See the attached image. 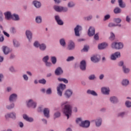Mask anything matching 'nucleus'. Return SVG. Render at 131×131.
I'll return each instance as SVG.
<instances>
[{
	"instance_id": "052dcab7",
	"label": "nucleus",
	"mask_w": 131,
	"mask_h": 131,
	"mask_svg": "<svg viewBox=\"0 0 131 131\" xmlns=\"http://www.w3.org/2000/svg\"><path fill=\"white\" fill-rule=\"evenodd\" d=\"M114 38H115V35L113 33H111V36L110 37V40H114Z\"/></svg>"
},
{
	"instance_id": "de8ad7c7",
	"label": "nucleus",
	"mask_w": 131,
	"mask_h": 131,
	"mask_svg": "<svg viewBox=\"0 0 131 131\" xmlns=\"http://www.w3.org/2000/svg\"><path fill=\"white\" fill-rule=\"evenodd\" d=\"M60 116H61V113H60V112H56L54 114V117L55 119L59 118V117H60Z\"/></svg>"
},
{
	"instance_id": "f03ea898",
	"label": "nucleus",
	"mask_w": 131,
	"mask_h": 131,
	"mask_svg": "<svg viewBox=\"0 0 131 131\" xmlns=\"http://www.w3.org/2000/svg\"><path fill=\"white\" fill-rule=\"evenodd\" d=\"M66 89V85L63 83H60L56 88L57 94L58 97L63 96V92Z\"/></svg>"
},
{
	"instance_id": "20e7f679",
	"label": "nucleus",
	"mask_w": 131,
	"mask_h": 131,
	"mask_svg": "<svg viewBox=\"0 0 131 131\" xmlns=\"http://www.w3.org/2000/svg\"><path fill=\"white\" fill-rule=\"evenodd\" d=\"M54 9L56 12L58 13H67L68 12V7H63V6H54Z\"/></svg>"
},
{
	"instance_id": "8fccbe9b",
	"label": "nucleus",
	"mask_w": 131,
	"mask_h": 131,
	"mask_svg": "<svg viewBox=\"0 0 131 131\" xmlns=\"http://www.w3.org/2000/svg\"><path fill=\"white\" fill-rule=\"evenodd\" d=\"M4 21V13L3 11L0 10V22H3Z\"/></svg>"
},
{
	"instance_id": "680f3d73",
	"label": "nucleus",
	"mask_w": 131,
	"mask_h": 131,
	"mask_svg": "<svg viewBox=\"0 0 131 131\" xmlns=\"http://www.w3.org/2000/svg\"><path fill=\"white\" fill-rule=\"evenodd\" d=\"M46 94L47 95H51L52 94V88H48L46 90Z\"/></svg>"
},
{
	"instance_id": "2f4dec72",
	"label": "nucleus",
	"mask_w": 131,
	"mask_h": 131,
	"mask_svg": "<svg viewBox=\"0 0 131 131\" xmlns=\"http://www.w3.org/2000/svg\"><path fill=\"white\" fill-rule=\"evenodd\" d=\"M68 8L72 9V8H74L75 7V3L73 1H70L67 4Z\"/></svg>"
},
{
	"instance_id": "6ab92c4d",
	"label": "nucleus",
	"mask_w": 131,
	"mask_h": 131,
	"mask_svg": "<svg viewBox=\"0 0 131 131\" xmlns=\"http://www.w3.org/2000/svg\"><path fill=\"white\" fill-rule=\"evenodd\" d=\"M110 102L112 104H117L119 100H118V98L115 96H111L110 97Z\"/></svg>"
},
{
	"instance_id": "bb28decb",
	"label": "nucleus",
	"mask_w": 131,
	"mask_h": 131,
	"mask_svg": "<svg viewBox=\"0 0 131 131\" xmlns=\"http://www.w3.org/2000/svg\"><path fill=\"white\" fill-rule=\"evenodd\" d=\"M86 93L88 95H92V96H93L94 97H98V93L94 90H87Z\"/></svg>"
},
{
	"instance_id": "a19ab883",
	"label": "nucleus",
	"mask_w": 131,
	"mask_h": 131,
	"mask_svg": "<svg viewBox=\"0 0 131 131\" xmlns=\"http://www.w3.org/2000/svg\"><path fill=\"white\" fill-rule=\"evenodd\" d=\"M113 21L116 24H120V23H121V18L119 17H116L113 18Z\"/></svg>"
},
{
	"instance_id": "9d476101",
	"label": "nucleus",
	"mask_w": 131,
	"mask_h": 131,
	"mask_svg": "<svg viewBox=\"0 0 131 131\" xmlns=\"http://www.w3.org/2000/svg\"><path fill=\"white\" fill-rule=\"evenodd\" d=\"M80 126L81 127H84V128H88L90 127V125H91V122L89 120H85L81 122L80 124H79Z\"/></svg>"
},
{
	"instance_id": "4be33fe9",
	"label": "nucleus",
	"mask_w": 131,
	"mask_h": 131,
	"mask_svg": "<svg viewBox=\"0 0 131 131\" xmlns=\"http://www.w3.org/2000/svg\"><path fill=\"white\" fill-rule=\"evenodd\" d=\"M107 47H108V43L104 42L98 45V50H104L106 49Z\"/></svg>"
},
{
	"instance_id": "a211bd4d",
	"label": "nucleus",
	"mask_w": 131,
	"mask_h": 131,
	"mask_svg": "<svg viewBox=\"0 0 131 131\" xmlns=\"http://www.w3.org/2000/svg\"><path fill=\"white\" fill-rule=\"evenodd\" d=\"M12 15L13 14H12L11 11H6L4 13L5 18L8 21L12 19Z\"/></svg>"
},
{
	"instance_id": "7c9ffc66",
	"label": "nucleus",
	"mask_w": 131,
	"mask_h": 131,
	"mask_svg": "<svg viewBox=\"0 0 131 131\" xmlns=\"http://www.w3.org/2000/svg\"><path fill=\"white\" fill-rule=\"evenodd\" d=\"M13 45L14 48H19L20 47V42L16 39L13 40Z\"/></svg>"
},
{
	"instance_id": "c85d7f7f",
	"label": "nucleus",
	"mask_w": 131,
	"mask_h": 131,
	"mask_svg": "<svg viewBox=\"0 0 131 131\" xmlns=\"http://www.w3.org/2000/svg\"><path fill=\"white\" fill-rule=\"evenodd\" d=\"M11 19L13 21H19L20 20V16L17 14L14 13L12 14Z\"/></svg>"
},
{
	"instance_id": "864d4df0",
	"label": "nucleus",
	"mask_w": 131,
	"mask_h": 131,
	"mask_svg": "<svg viewBox=\"0 0 131 131\" xmlns=\"http://www.w3.org/2000/svg\"><path fill=\"white\" fill-rule=\"evenodd\" d=\"M118 65L119 67H122V68H123V66H125V65H124V62L123 60L120 61Z\"/></svg>"
},
{
	"instance_id": "f257e3e1",
	"label": "nucleus",
	"mask_w": 131,
	"mask_h": 131,
	"mask_svg": "<svg viewBox=\"0 0 131 131\" xmlns=\"http://www.w3.org/2000/svg\"><path fill=\"white\" fill-rule=\"evenodd\" d=\"M60 106L62 109L63 114L67 117V119H69L72 114V105H71V103L68 101H64L61 103Z\"/></svg>"
},
{
	"instance_id": "4d7b16f0",
	"label": "nucleus",
	"mask_w": 131,
	"mask_h": 131,
	"mask_svg": "<svg viewBox=\"0 0 131 131\" xmlns=\"http://www.w3.org/2000/svg\"><path fill=\"white\" fill-rule=\"evenodd\" d=\"M125 114H126V112H120L118 114V116H119L120 117H123Z\"/></svg>"
},
{
	"instance_id": "69168bd1",
	"label": "nucleus",
	"mask_w": 131,
	"mask_h": 131,
	"mask_svg": "<svg viewBox=\"0 0 131 131\" xmlns=\"http://www.w3.org/2000/svg\"><path fill=\"white\" fill-rule=\"evenodd\" d=\"M55 20L57 22V21H59V20L61 19V17H60V15H56L54 16Z\"/></svg>"
},
{
	"instance_id": "aec40b11",
	"label": "nucleus",
	"mask_w": 131,
	"mask_h": 131,
	"mask_svg": "<svg viewBox=\"0 0 131 131\" xmlns=\"http://www.w3.org/2000/svg\"><path fill=\"white\" fill-rule=\"evenodd\" d=\"M95 27H90L88 30V34L89 36H94V35H95Z\"/></svg>"
},
{
	"instance_id": "412c9836",
	"label": "nucleus",
	"mask_w": 131,
	"mask_h": 131,
	"mask_svg": "<svg viewBox=\"0 0 131 131\" xmlns=\"http://www.w3.org/2000/svg\"><path fill=\"white\" fill-rule=\"evenodd\" d=\"M91 60L93 63H98L100 61V56L98 55H94L91 57Z\"/></svg>"
},
{
	"instance_id": "9b49d317",
	"label": "nucleus",
	"mask_w": 131,
	"mask_h": 131,
	"mask_svg": "<svg viewBox=\"0 0 131 131\" xmlns=\"http://www.w3.org/2000/svg\"><path fill=\"white\" fill-rule=\"evenodd\" d=\"M101 91L103 95H106L108 96L110 94V88L108 86H103L101 88Z\"/></svg>"
},
{
	"instance_id": "3c124183",
	"label": "nucleus",
	"mask_w": 131,
	"mask_h": 131,
	"mask_svg": "<svg viewBox=\"0 0 131 131\" xmlns=\"http://www.w3.org/2000/svg\"><path fill=\"white\" fill-rule=\"evenodd\" d=\"M111 16L110 14H106L104 16L103 21H107V20H109L111 18Z\"/></svg>"
},
{
	"instance_id": "a878e982",
	"label": "nucleus",
	"mask_w": 131,
	"mask_h": 131,
	"mask_svg": "<svg viewBox=\"0 0 131 131\" xmlns=\"http://www.w3.org/2000/svg\"><path fill=\"white\" fill-rule=\"evenodd\" d=\"M35 21L37 24H41L42 23V17L40 15H38L35 17Z\"/></svg>"
},
{
	"instance_id": "0e129e2a",
	"label": "nucleus",
	"mask_w": 131,
	"mask_h": 131,
	"mask_svg": "<svg viewBox=\"0 0 131 131\" xmlns=\"http://www.w3.org/2000/svg\"><path fill=\"white\" fill-rule=\"evenodd\" d=\"M9 69L10 72H12V73L16 72V70H15V68L13 66H11L10 67H9Z\"/></svg>"
},
{
	"instance_id": "79ce46f5",
	"label": "nucleus",
	"mask_w": 131,
	"mask_h": 131,
	"mask_svg": "<svg viewBox=\"0 0 131 131\" xmlns=\"http://www.w3.org/2000/svg\"><path fill=\"white\" fill-rule=\"evenodd\" d=\"M51 63L53 65H55L56 63H57V57H56V56H51Z\"/></svg>"
},
{
	"instance_id": "5701e85b",
	"label": "nucleus",
	"mask_w": 131,
	"mask_h": 131,
	"mask_svg": "<svg viewBox=\"0 0 131 131\" xmlns=\"http://www.w3.org/2000/svg\"><path fill=\"white\" fill-rule=\"evenodd\" d=\"M32 4L36 9H39L41 7V3L39 1L35 0L33 1Z\"/></svg>"
},
{
	"instance_id": "0eeeda50",
	"label": "nucleus",
	"mask_w": 131,
	"mask_h": 131,
	"mask_svg": "<svg viewBox=\"0 0 131 131\" xmlns=\"http://www.w3.org/2000/svg\"><path fill=\"white\" fill-rule=\"evenodd\" d=\"M25 34L29 42H31L33 37V34L32 33V32H31V31L30 30H27L26 31Z\"/></svg>"
},
{
	"instance_id": "72a5a7b5",
	"label": "nucleus",
	"mask_w": 131,
	"mask_h": 131,
	"mask_svg": "<svg viewBox=\"0 0 131 131\" xmlns=\"http://www.w3.org/2000/svg\"><path fill=\"white\" fill-rule=\"evenodd\" d=\"M121 83L123 86H127V85L129 84V80L127 79H124L122 80Z\"/></svg>"
},
{
	"instance_id": "423d86ee",
	"label": "nucleus",
	"mask_w": 131,
	"mask_h": 131,
	"mask_svg": "<svg viewBox=\"0 0 131 131\" xmlns=\"http://www.w3.org/2000/svg\"><path fill=\"white\" fill-rule=\"evenodd\" d=\"M6 119H9L11 118L12 119H16L17 118V114L15 112H11L10 113H7L5 115Z\"/></svg>"
},
{
	"instance_id": "09e8293b",
	"label": "nucleus",
	"mask_w": 131,
	"mask_h": 131,
	"mask_svg": "<svg viewBox=\"0 0 131 131\" xmlns=\"http://www.w3.org/2000/svg\"><path fill=\"white\" fill-rule=\"evenodd\" d=\"M125 105L127 108H130L131 107V101L126 100L125 102Z\"/></svg>"
},
{
	"instance_id": "473e14b6",
	"label": "nucleus",
	"mask_w": 131,
	"mask_h": 131,
	"mask_svg": "<svg viewBox=\"0 0 131 131\" xmlns=\"http://www.w3.org/2000/svg\"><path fill=\"white\" fill-rule=\"evenodd\" d=\"M15 108V103H12L10 104H8L6 106V108L7 110H12Z\"/></svg>"
},
{
	"instance_id": "f8f14e48",
	"label": "nucleus",
	"mask_w": 131,
	"mask_h": 131,
	"mask_svg": "<svg viewBox=\"0 0 131 131\" xmlns=\"http://www.w3.org/2000/svg\"><path fill=\"white\" fill-rule=\"evenodd\" d=\"M18 99V95L16 93L11 94L9 97V101L11 102H16Z\"/></svg>"
},
{
	"instance_id": "ea45409f",
	"label": "nucleus",
	"mask_w": 131,
	"mask_h": 131,
	"mask_svg": "<svg viewBox=\"0 0 131 131\" xmlns=\"http://www.w3.org/2000/svg\"><path fill=\"white\" fill-rule=\"evenodd\" d=\"M33 46V47H34V48L38 49V48H39V47L40 46V43H39V41L35 40L34 42Z\"/></svg>"
},
{
	"instance_id": "6e6552de",
	"label": "nucleus",
	"mask_w": 131,
	"mask_h": 131,
	"mask_svg": "<svg viewBox=\"0 0 131 131\" xmlns=\"http://www.w3.org/2000/svg\"><path fill=\"white\" fill-rule=\"evenodd\" d=\"M75 32V35L76 36H80L79 32L82 30V27L79 25H77L74 29Z\"/></svg>"
},
{
	"instance_id": "774afa93",
	"label": "nucleus",
	"mask_w": 131,
	"mask_h": 131,
	"mask_svg": "<svg viewBox=\"0 0 131 131\" xmlns=\"http://www.w3.org/2000/svg\"><path fill=\"white\" fill-rule=\"evenodd\" d=\"M38 112H42V106H39L37 109Z\"/></svg>"
},
{
	"instance_id": "bf43d9fd",
	"label": "nucleus",
	"mask_w": 131,
	"mask_h": 131,
	"mask_svg": "<svg viewBox=\"0 0 131 131\" xmlns=\"http://www.w3.org/2000/svg\"><path fill=\"white\" fill-rule=\"evenodd\" d=\"M108 27H116V24L114 23H110L108 25Z\"/></svg>"
},
{
	"instance_id": "5fc2aeb1",
	"label": "nucleus",
	"mask_w": 131,
	"mask_h": 131,
	"mask_svg": "<svg viewBox=\"0 0 131 131\" xmlns=\"http://www.w3.org/2000/svg\"><path fill=\"white\" fill-rule=\"evenodd\" d=\"M44 63L46 67H52V66L53 65L52 62L50 61H46V62H44Z\"/></svg>"
},
{
	"instance_id": "603ef678",
	"label": "nucleus",
	"mask_w": 131,
	"mask_h": 131,
	"mask_svg": "<svg viewBox=\"0 0 131 131\" xmlns=\"http://www.w3.org/2000/svg\"><path fill=\"white\" fill-rule=\"evenodd\" d=\"M23 78L25 81H28L29 79V77H28V76L27 74L23 75Z\"/></svg>"
},
{
	"instance_id": "58836bf2",
	"label": "nucleus",
	"mask_w": 131,
	"mask_h": 131,
	"mask_svg": "<svg viewBox=\"0 0 131 131\" xmlns=\"http://www.w3.org/2000/svg\"><path fill=\"white\" fill-rule=\"evenodd\" d=\"M57 80L60 82H64V83H68V80L66 78L59 77L57 78Z\"/></svg>"
},
{
	"instance_id": "c756f323",
	"label": "nucleus",
	"mask_w": 131,
	"mask_h": 131,
	"mask_svg": "<svg viewBox=\"0 0 131 131\" xmlns=\"http://www.w3.org/2000/svg\"><path fill=\"white\" fill-rule=\"evenodd\" d=\"M39 49L41 52H45V51H46L47 50V45L45 43H41Z\"/></svg>"
},
{
	"instance_id": "f3484780",
	"label": "nucleus",
	"mask_w": 131,
	"mask_h": 131,
	"mask_svg": "<svg viewBox=\"0 0 131 131\" xmlns=\"http://www.w3.org/2000/svg\"><path fill=\"white\" fill-rule=\"evenodd\" d=\"M23 119L27 121L28 122H33L34 121V119L33 117H29L26 114H24L23 115Z\"/></svg>"
},
{
	"instance_id": "49530a36",
	"label": "nucleus",
	"mask_w": 131,
	"mask_h": 131,
	"mask_svg": "<svg viewBox=\"0 0 131 131\" xmlns=\"http://www.w3.org/2000/svg\"><path fill=\"white\" fill-rule=\"evenodd\" d=\"M75 60V57L74 56H69L66 61L67 62H71V61H74Z\"/></svg>"
},
{
	"instance_id": "1a4fd4ad",
	"label": "nucleus",
	"mask_w": 131,
	"mask_h": 131,
	"mask_svg": "<svg viewBox=\"0 0 131 131\" xmlns=\"http://www.w3.org/2000/svg\"><path fill=\"white\" fill-rule=\"evenodd\" d=\"M121 57V55L120 54V52H116L114 53V54H112L110 56V59L112 61H115L116 59H118V58H120Z\"/></svg>"
},
{
	"instance_id": "ddd939ff",
	"label": "nucleus",
	"mask_w": 131,
	"mask_h": 131,
	"mask_svg": "<svg viewBox=\"0 0 131 131\" xmlns=\"http://www.w3.org/2000/svg\"><path fill=\"white\" fill-rule=\"evenodd\" d=\"M75 49V43L71 40L68 43V49L69 51H73Z\"/></svg>"
},
{
	"instance_id": "cd10ccee",
	"label": "nucleus",
	"mask_w": 131,
	"mask_h": 131,
	"mask_svg": "<svg viewBox=\"0 0 131 131\" xmlns=\"http://www.w3.org/2000/svg\"><path fill=\"white\" fill-rule=\"evenodd\" d=\"M55 73L56 75H61L63 74V70L61 68L58 67L55 70Z\"/></svg>"
},
{
	"instance_id": "a18cd8bd",
	"label": "nucleus",
	"mask_w": 131,
	"mask_h": 131,
	"mask_svg": "<svg viewBox=\"0 0 131 131\" xmlns=\"http://www.w3.org/2000/svg\"><path fill=\"white\" fill-rule=\"evenodd\" d=\"M49 60H50V56L49 55H46L44 56L42 59L43 63L49 61Z\"/></svg>"
},
{
	"instance_id": "f704fd0d",
	"label": "nucleus",
	"mask_w": 131,
	"mask_h": 131,
	"mask_svg": "<svg viewBox=\"0 0 131 131\" xmlns=\"http://www.w3.org/2000/svg\"><path fill=\"white\" fill-rule=\"evenodd\" d=\"M59 43L61 47H63V48H65V47H66V41L64 38L59 39Z\"/></svg>"
},
{
	"instance_id": "393cba45",
	"label": "nucleus",
	"mask_w": 131,
	"mask_h": 131,
	"mask_svg": "<svg viewBox=\"0 0 131 131\" xmlns=\"http://www.w3.org/2000/svg\"><path fill=\"white\" fill-rule=\"evenodd\" d=\"M2 50L4 55H8L10 53V48L7 46H3Z\"/></svg>"
},
{
	"instance_id": "338daca9",
	"label": "nucleus",
	"mask_w": 131,
	"mask_h": 131,
	"mask_svg": "<svg viewBox=\"0 0 131 131\" xmlns=\"http://www.w3.org/2000/svg\"><path fill=\"white\" fill-rule=\"evenodd\" d=\"M16 56L15 55V54L14 53H11L9 56V58L11 60H13V59H15Z\"/></svg>"
},
{
	"instance_id": "c9c22d12",
	"label": "nucleus",
	"mask_w": 131,
	"mask_h": 131,
	"mask_svg": "<svg viewBox=\"0 0 131 131\" xmlns=\"http://www.w3.org/2000/svg\"><path fill=\"white\" fill-rule=\"evenodd\" d=\"M123 72L125 73V74H128L130 72V69L128 68H126V66H123L122 68Z\"/></svg>"
},
{
	"instance_id": "e433bc0d",
	"label": "nucleus",
	"mask_w": 131,
	"mask_h": 131,
	"mask_svg": "<svg viewBox=\"0 0 131 131\" xmlns=\"http://www.w3.org/2000/svg\"><path fill=\"white\" fill-rule=\"evenodd\" d=\"M118 3L119 4V6L120 8H125L126 5H125V3H123V0H118Z\"/></svg>"
},
{
	"instance_id": "e2e57ef3",
	"label": "nucleus",
	"mask_w": 131,
	"mask_h": 131,
	"mask_svg": "<svg viewBox=\"0 0 131 131\" xmlns=\"http://www.w3.org/2000/svg\"><path fill=\"white\" fill-rule=\"evenodd\" d=\"M85 19L87 21H90V20H92V19H93V15H89L88 16H86V17H85Z\"/></svg>"
},
{
	"instance_id": "13d9d810",
	"label": "nucleus",
	"mask_w": 131,
	"mask_h": 131,
	"mask_svg": "<svg viewBox=\"0 0 131 131\" xmlns=\"http://www.w3.org/2000/svg\"><path fill=\"white\" fill-rule=\"evenodd\" d=\"M56 23H57L58 25H60V26L64 25V22L61 19L56 21Z\"/></svg>"
},
{
	"instance_id": "4c0bfd02",
	"label": "nucleus",
	"mask_w": 131,
	"mask_h": 131,
	"mask_svg": "<svg viewBox=\"0 0 131 131\" xmlns=\"http://www.w3.org/2000/svg\"><path fill=\"white\" fill-rule=\"evenodd\" d=\"M11 34H16L17 33V29L14 27H11L9 30Z\"/></svg>"
},
{
	"instance_id": "2eb2a0df",
	"label": "nucleus",
	"mask_w": 131,
	"mask_h": 131,
	"mask_svg": "<svg viewBox=\"0 0 131 131\" xmlns=\"http://www.w3.org/2000/svg\"><path fill=\"white\" fill-rule=\"evenodd\" d=\"M93 121L95 122V125L97 127H100L102 125L103 120H102V118L98 117L94 120Z\"/></svg>"
},
{
	"instance_id": "dca6fc26",
	"label": "nucleus",
	"mask_w": 131,
	"mask_h": 131,
	"mask_svg": "<svg viewBox=\"0 0 131 131\" xmlns=\"http://www.w3.org/2000/svg\"><path fill=\"white\" fill-rule=\"evenodd\" d=\"M79 68L82 71H85L86 70V62L85 60H83L80 61Z\"/></svg>"
},
{
	"instance_id": "6e6d98bb",
	"label": "nucleus",
	"mask_w": 131,
	"mask_h": 131,
	"mask_svg": "<svg viewBox=\"0 0 131 131\" xmlns=\"http://www.w3.org/2000/svg\"><path fill=\"white\" fill-rule=\"evenodd\" d=\"M38 82L41 84H46V83H47V80H46L45 79H42L39 80Z\"/></svg>"
},
{
	"instance_id": "b1692460",
	"label": "nucleus",
	"mask_w": 131,
	"mask_h": 131,
	"mask_svg": "<svg viewBox=\"0 0 131 131\" xmlns=\"http://www.w3.org/2000/svg\"><path fill=\"white\" fill-rule=\"evenodd\" d=\"M43 113L44 114V116L46 118H50V109L48 108H45L43 110Z\"/></svg>"
},
{
	"instance_id": "37998d69",
	"label": "nucleus",
	"mask_w": 131,
	"mask_h": 131,
	"mask_svg": "<svg viewBox=\"0 0 131 131\" xmlns=\"http://www.w3.org/2000/svg\"><path fill=\"white\" fill-rule=\"evenodd\" d=\"M114 13L115 14H120L121 13V9L119 7H116L114 10Z\"/></svg>"
},
{
	"instance_id": "c03bdc74",
	"label": "nucleus",
	"mask_w": 131,
	"mask_h": 131,
	"mask_svg": "<svg viewBox=\"0 0 131 131\" xmlns=\"http://www.w3.org/2000/svg\"><path fill=\"white\" fill-rule=\"evenodd\" d=\"M97 77H96V75L95 74H91L89 75L88 77V79L89 80H95V79H96Z\"/></svg>"
},
{
	"instance_id": "4468645a",
	"label": "nucleus",
	"mask_w": 131,
	"mask_h": 131,
	"mask_svg": "<svg viewBox=\"0 0 131 131\" xmlns=\"http://www.w3.org/2000/svg\"><path fill=\"white\" fill-rule=\"evenodd\" d=\"M72 95H73V91L71 89L67 90L64 93V97H66V99H70V97H72Z\"/></svg>"
},
{
	"instance_id": "7ed1b4c3",
	"label": "nucleus",
	"mask_w": 131,
	"mask_h": 131,
	"mask_svg": "<svg viewBox=\"0 0 131 131\" xmlns=\"http://www.w3.org/2000/svg\"><path fill=\"white\" fill-rule=\"evenodd\" d=\"M26 106L28 108H32V109H35L37 107V103L32 99H30L26 102Z\"/></svg>"
},
{
	"instance_id": "39448f33",
	"label": "nucleus",
	"mask_w": 131,
	"mask_h": 131,
	"mask_svg": "<svg viewBox=\"0 0 131 131\" xmlns=\"http://www.w3.org/2000/svg\"><path fill=\"white\" fill-rule=\"evenodd\" d=\"M111 47L115 50H121L123 49V43L114 42L112 43Z\"/></svg>"
}]
</instances>
